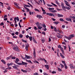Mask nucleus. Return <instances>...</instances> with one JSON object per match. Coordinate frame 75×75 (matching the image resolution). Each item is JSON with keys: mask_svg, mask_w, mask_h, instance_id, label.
<instances>
[{"mask_svg": "<svg viewBox=\"0 0 75 75\" xmlns=\"http://www.w3.org/2000/svg\"><path fill=\"white\" fill-rule=\"evenodd\" d=\"M36 25L38 28L40 30H41L42 28V26H41V25H42V23H39L38 22H37Z\"/></svg>", "mask_w": 75, "mask_h": 75, "instance_id": "nucleus-1", "label": "nucleus"}, {"mask_svg": "<svg viewBox=\"0 0 75 75\" xmlns=\"http://www.w3.org/2000/svg\"><path fill=\"white\" fill-rule=\"evenodd\" d=\"M14 66H12V68H13L14 69H16V70H17L18 71H20L19 69H18V68H17V67H18V65H16V64H13Z\"/></svg>", "mask_w": 75, "mask_h": 75, "instance_id": "nucleus-2", "label": "nucleus"}, {"mask_svg": "<svg viewBox=\"0 0 75 75\" xmlns=\"http://www.w3.org/2000/svg\"><path fill=\"white\" fill-rule=\"evenodd\" d=\"M13 50H14V51H16L18 52L20 51V50H19V49H18V48L17 47H13Z\"/></svg>", "mask_w": 75, "mask_h": 75, "instance_id": "nucleus-3", "label": "nucleus"}, {"mask_svg": "<svg viewBox=\"0 0 75 75\" xmlns=\"http://www.w3.org/2000/svg\"><path fill=\"white\" fill-rule=\"evenodd\" d=\"M64 1L66 6H69L70 7V8H71V7L69 6V4L68 2L67 1L65 0H64Z\"/></svg>", "mask_w": 75, "mask_h": 75, "instance_id": "nucleus-4", "label": "nucleus"}, {"mask_svg": "<svg viewBox=\"0 0 75 75\" xmlns=\"http://www.w3.org/2000/svg\"><path fill=\"white\" fill-rule=\"evenodd\" d=\"M33 54L34 58H35L36 57V53H35V50L34 49Z\"/></svg>", "mask_w": 75, "mask_h": 75, "instance_id": "nucleus-5", "label": "nucleus"}, {"mask_svg": "<svg viewBox=\"0 0 75 75\" xmlns=\"http://www.w3.org/2000/svg\"><path fill=\"white\" fill-rule=\"evenodd\" d=\"M15 5V6H16V8H18V9H20V7H18V5H17V4L16 2H14V3Z\"/></svg>", "mask_w": 75, "mask_h": 75, "instance_id": "nucleus-6", "label": "nucleus"}, {"mask_svg": "<svg viewBox=\"0 0 75 75\" xmlns=\"http://www.w3.org/2000/svg\"><path fill=\"white\" fill-rule=\"evenodd\" d=\"M47 15H48L50 16H54V15L52 13H47L46 14Z\"/></svg>", "mask_w": 75, "mask_h": 75, "instance_id": "nucleus-7", "label": "nucleus"}, {"mask_svg": "<svg viewBox=\"0 0 75 75\" xmlns=\"http://www.w3.org/2000/svg\"><path fill=\"white\" fill-rule=\"evenodd\" d=\"M22 65H25V67H27V64H28V63H27L23 61L22 62Z\"/></svg>", "mask_w": 75, "mask_h": 75, "instance_id": "nucleus-8", "label": "nucleus"}, {"mask_svg": "<svg viewBox=\"0 0 75 75\" xmlns=\"http://www.w3.org/2000/svg\"><path fill=\"white\" fill-rule=\"evenodd\" d=\"M19 59H18V58H16V60L15 61V63H16V64H17V63H18V62L19 61Z\"/></svg>", "mask_w": 75, "mask_h": 75, "instance_id": "nucleus-9", "label": "nucleus"}, {"mask_svg": "<svg viewBox=\"0 0 75 75\" xmlns=\"http://www.w3.org/2000/svg\"><path fill=\"white\" fill-rule=\"evenodd\" d=\"M57 16L59 17H62L64 16L63 15L60 14L59 13L57 14Z\"/></svg>", "mask_w": 75, "mask_h": 75, "instance_id": "nucleus-10", "label": "nucleus"}, {"mask_svg": "<svg viewBox=\"0 0 75 75\" xmlns=\"http://www.w3.org/2000/svg\"><path fill=\"white\" fill-rule=\"evenodd\" d=\"M69 66L70 67V68H71V69H74V67H73V64H69Z\"/></svg>", "mask_w": 75, "mask_h": 75, "instance_id": "nucleus-11", "label": "nucleus"}, {"mask_svg": "<svg viewBox=\"0 0 75 75\" xmlns=\"http://www.w3.org/2000/svg\"><path fill=\"white\" fill-rule=\"evenodd\" d=\"M45 67L46 68H47V69L48 70L49 69V66L48 65H45Z\"/></svg>", "mask_w": 75, "mask_h": 75, "instance_id": "nucleus-12", "label": "nucleus"}, {"mask_svg": "<svg viewBox=\"0 0 75 75\" xmlns=\"http://www.w3.org/2000/svg\"><path fill=\"white\" fill-rule=\"evenodd\" d=\"M66 20H67V21H69L70 22H72V21L71 20V19L70 18H66Z\"/></svg>", "mask_w": 75, "mask_h": 75, "instance_id": "nucleus-13", "label": "nucleus"}, {"mask_svg": "<svg viewBox=\"0 0 75 75\" xmlns=\"http://www.w3.org/2000/svg\"><path fill=\"white\" fill-rule=\"evenodd\" d=\"M13 63H8L7 64V65H8V67H10V65H13Z\"/></svg>", "mask_w": 75, "mask_h": 75, "instance_id": "nucleus-14", "label": "nucleus"}, {"mask_svg": "<svg viewBox=\"0 0 75 75\" xmlns=\"http://www.w3.org/2000/svg\"><path fill=\"white\" fill-rule=\"evenodd\" d=\"M26 62H29V63H30V64H33V62H31V61L30 60H26Z\"/></svg>", "mask_w": 75, "mask_h": 75, "instance_id": "nucleus-15", "label": "nucleus"}, {"mask_svg": "<svg viewBox=\"0 0 75 75\" xmlns=\"http://www.w3.org/2000/svg\"><path fill=\"white\" fill-rule=\"evenodd\" d=\"M60 56H61V57L62 58H65V56H64V55H62V53H60Z\"/></svg>", "mask_w": 75, "mask_h": 75, "instance_id": "nucleus-16", "label": "nucleus"}, {"mask_svg": "<svg viewBox=\"0 0 75 75\" xmlns=\"http://www.w3.org/2000/svg\"><path fill=\"white\" fill-rule=\"evenodd\" d=\"M65 38H66V39H67L68 40H71V37H66Z\"/></svg>", "mask_w": 75, "mask_h": 75, "instance_id": "nucleus-17", "label": "nucleus"}, {"mask_svg": "<svg viewBox=\"0 0 75 75\" xmlns=\"http://www.w3.org/2000/svg\"><path fill=\"white\" fill-rule=\"evenodd\" d=\"M11 57H12V55H11L9 57H7L6 59H7V60H8V59H11Z\"/></svg>", "mask_w": 75, "mask_h": 75, "instance_id": "nucleus-18", "label": "nucleus"}, {"mask_svg": "<svg viewBox=\"0 0 75 75\" xmlns=\"http://www.w3.org/2000/svg\"><path fill=\"white\" fill-rule=\"evenodd\" d=\"M25 57L26 58H27V59H30V56H27V55L25 54Z\"/></svg>", "mask_w": 75, "mask_h": 75, "instance_id": "nucleus-19", "label": "nucleus"}, {"mask_svg": "<svg viewBox=\"0 0 75 75\" xmlns=\"http://www.w3.org/2000/svg\"><path fill=\"white\" fill-rule=\"evenodd\" d=\"M54 24H56L57 25L58 24H59V22L58 21H55L54 22Z\"/></svg>", "mask_w": 75, "mask_h": 75, "instance_id": "nucleus-20", "label": "nucleus"}, {"mask_svg": "<svg viewBox=\"0 0 75 75\" xmlns=\"http://www.w3.org/2000/svg\"><path fill=\"white\" fill-rule=\"evenodd\" d=\"M7 9H8V10H11V7H10V6H8V7H7Z\"/></svg>", "mask_w": 75, "mask_h": 75, "instance_id": "nucleus-21", "label": "nucleus"}, {"mask_svg": "<svg viewBox=\"0 0 75 75\" xmlns=\"http://www.w3.org/2000/svg\"><path fill=\"white\" fill-rule=\"evenodd\" d=\"M1 61L2 62H3L4 63V64H6V62L4 60H3V59L1 60Z\"/></svg>", "mask_w": 75, "mask_h": 75, "instance_id": "nucleus-22", "label": "nucleus"}, {"mask_svg": "<svg viewBox=\"0 0 75 75\" xmlns=\"http://www.w3.org/2000/svg\"><path fill=\"white\" fill-rule=\"evenodd\" d=\"M29 38L30 41H32V38H33V37L30 36L29 37Z\"/></svg>", "mask_w": 75, "mask_h": 75, "instance_id": "nucleus-23", "label": "nucleus"}, {"mask_svg": "<svg viewBox=\"0 0 75 75\" xmlns=\"http://www.w3.org/2000/svg\"><path fill=\"white\" fill-rule=\"evenodd\" d=\"M33 75H40V74H38V73L37 72L33 73Z\"/></svg>", "mask_w": 75, "mask_h": 75, "instance_id": "nucleus-24", "label": "nucleus"}, {"mask_svg": "<svg viewBox=\"0 0 75 75\" xmlns=\"http://www.w3.org/2000/svg\"><path fill=\"white\" fill-rule=\"evenodd\" d=\"M14 20L15 21V23L16 24H17V21H16V17L14 18Z\"/></svg>", "mask_w": 75, "mask_h": 75, "instance_id": "nucleus-25", "label": "nucleus"}, {"mask_svg": "<svg viewBox=\"0 0 75 75\" xmlns=\"http://www.w3.org/2000/svg\"><path fill=\"white\" fill-rule=\"evenodd\" d=\"M61 6L62 8H64V4H63V3H62L61 4Z\"/></svg>", "mask_w": 75, "mask_h": 75, "instance_id": "nucleus-26", "label": "nucleus"}, {"mask_svg": "<svg viewBox=\"0 0 75 75\" xmlns=\"http://www.w3.org/2000/svg\"><path fill=\"white\" fill-rule=\"evenodd\" d=\"M48 9H49L50 10H54V8H47Z\"/></svg>", "mask_w": 75, "mask_h": 75, "instance_id": "nucleus-27", "label": "nucleus"}, {"mask_svg": "<svg viewBox=\"0 0 75 75\" xmlns=\"http://www.w3.org/2000/svg\"><path fill=\"white\" fill-rule=\"evenodd\" d=\"M35 11H38V12H40V10H38V9L35 8L34 9Z\"/></svg>", "mask_w": 75, "mask_h": 75, "instance_id": "nucleus-28", "label": "nucleus"}, {"mask_svg": "<svg viewBox=\"0 0 75 75\" xmlns=\"http://www.w3.org/2000/svg\"><path fill=\"white\" fill-rule=\"evenodd\" d=\"M21 71H22V72H27V71H26V70H23V69H21Z\"/></svg>", "mask_w": 75, "mask_h": 75, "instance_id": "nucleus-29", "label": "nucleus"}, {"mask_svg": "<svg viewBox=\"0 0 75 75\" xmlns=\"http://www.w3.org/2000/svg\"><path fill=\"white\" fill-rule=\"evenodd\" d=\"M52 13H56V12H57V11L54 10H52Z\"/></svg>", "mask_w": 75, "mask_h": 75, "instance_id": "nucleus-30", "label": "nucleus"}, {"mask_svg": "<svg viewBox=\"0 0 75 75\" xmlns=\"http://www.w3.org/2000/svg\"><path fill=\"white\" fill-rule=\"evenodd\" d=\"M59 20L61 21H62V22L64 21V19H62V18H60L59 19Z\"/></svg>", "mask_w": 75, "mask_h": 75, "instance_id": "nucleus-31", "label": "nucleus"}, {"mask_svg": "<svg viewBox=\"0 0 75 75\" xmlns=\"http://www.w3.org/2000/svg\"><path fill=\"white\" fill-rule=\"evenodd\" d=\"M23 35L22 34H20L19 35V37L20 38H23Z\"/></svg>", "mask_w": 75, "mask_h": 75, "instance_id": "nucleus-32", "label": "nucleus"}, {"mask_svg": "<svg viewBox=\"0 0 75 75\" xmlns=\"http://www.w3.org/2000/svg\"><path fill=\"white\" fill-rule=\"evenodd\" d=\"M60 65L61 66V68H64V65H63L62 64H60Z\"/></svg>", "mask_w": 75, "mask_h": 75, "instance_id": "nucleus-33", "label": "nucleus"}, {"mask_svg": "<svg viewBox=\"0 0 75 75\" xmlns=\"http://www.w3.org/2000/svg\"><path fill=\"white\" fill-rule=\"evenodd\" d=\"M41 41H42V43H44V42H45V40H44V39H42V40H41Z\"/></svg>", "mask_w": 75, "mask_h": 75, "instance_id": "nucleus-34", "label": "nucleus"}, {"mask_svg": "<svg viewBox=\"0 0 75 75\" xmlns=\"http://www.w3.org/2000/svg\"><path fill=\"white\" fill-rule=\"evenodd\" d=\"M25 9H26V10H27L28 11H30V9L28 8L25 7Z\"/></svg>", "mask_w": 75, "mask_h": 75, "instance_id": "nucleus-35", "label": "nucleus"}, {"mask_svg": "<svg viewBox=\"0 0 75 75\" xmlns=\"http://www.w3.org/2000/svg\"><path fill=\"white\" fill-rule=\"evenodd\" d=\"M65 8H66V9H67V10H70V8L68 6L66 7Z\"/></svg>", "mask_w": 75, "mask_h": 75, "instance_id": "nucleus-36", "label": "nucleus"}, {"mask_svg": "<svg viewBox=\"0 0 75 75\" xmlns=\"http://www.w3.org/2000/svg\"><path fill=\"white\" fill-rule=\"evenodd\" d=\"M58 71H59V72H60L61 71H62V70H61V69L59 68V67H58Z\"/></svg>", "mask_w": 75, "mask_h": 75, "instance_id": "nucleus-37", "label": "nucleus"}, {"mask_svg": "<svg viewBox=\"0 0 75 75\" xmlns=\"http://www.w3.org/2000/svg\"><path fill=\"white\" fill-rule=\"evenodd\" d=\"M64 66H65V69H67V68H68V67H67V66L66 65V64H64Z\"/></svg>", "mask_w": 75, "mask_h": 75, "instance_id": "nucleus-38", "label": "nucleus"}, {"mask_svg": "<svg viewBox=\"0 0 75 75\" xmlns=\"http://www.w3.org/2000/svg\"><path fill=\"white\" fill-rule=\"evenodd\" d=\"M42 25L44 28H46V26L45 25V24H42Z\"/></svg>", "mask_w": 75, "mask_h": 75, "instance_id": "nucleus-39", "label": "nucleus"}, {"mask_svg": "<svg viewBox=\"0 0 75 75\" xmlns=\"http://www.w3.org/2000/svg\"><path fill=\"white\" fill-rule=\"evenodd\" d=\"M51 4H52V5H54V6H55V7H57V5H56L55 4H53V3H51Z\"/></svg>", "mask_w": 75, "mask_h": 75, "instance_id": "nucleus-40", "label": "nucleus"}, {"mask_svg": "<svg viewBox=\"0 0 75 75\" xmlns=\"http://www.w3.org/2000/svg\"><path fill=\"white\" fill-rule=\"evenodd\" d=\"M70 37L71 38H73V37H74V35H70Z\"/></svg>", "mask_w": 75, "mask_h": 75, "instance_id": "nucleus-41", "label": "nucleus"}, {"mask_svg": "<svg viewBox=\"0 0 75 75\" xmlns=\"http://www.w3.org/2000/svg\"><path fill=\"white\" fill-rule=\"evenodd\" d=\"M70 18H73L74 19H75V16H70Z\"/></svg>", "mask_w": 75, "mask_h": 75, "instance_id": "nucleus-42", "label": "nucleus"}, {"mask_svg": "<svg viewBox=\"0 0 75 75\" xmlns=\"http://www.w3.org/2000/svg\"><path fill=\"white\" fill-rule=\"evenodd\" d=\"M17 64L19 65H22V63H17Z\"/></svg>", "mask_w": 75, "mask_h": 75, "instance_id": "nucleus-43", "label": "nucleus"}, {"mask_svg": "<svg viewBox=\"0 0 75 75\" xmlns=\"http://www.w3.org/2000/svg\"><path fill=\"white\" fill-rule=\"evenodd\" d=\"M54 30L55 31L57 32V28H56L55 27H54Z\"/></svg>", "mask_w": 75, "mask_h": 75, "instance_id": "nucleus-44", "label": "nucleus"}, {"mask_svg": "<svg viewBox=\"0 0 75 75\" xmlns=\"http://www.w3.org/2000/svg\"><path fill=\"white\" fill-rule=\"evenodd\" d=\"M16 20L18 21V22L19 21V18L18 17H17L16 18Z\"/></svg>", "mask_w": 75, "mask_h": 75, "instance_id": "nucleus-45", "label": "nucleus"}, {"mask_svg": "<svg viewBox=\"0 0 75 75\" xmlns=\"http://www.w3.org/2000/svg\"><path fill=\"white\" fill-rule=\"evenodd\" d=\"M34 30H38V28H37V27L35 26H34Z\"/></svg>", "mask_w": 75, "mask_h": 75, "instance_id": "nucleus-46", "label": "nucleus"}, {"mask_svg": "<svg viewBox=\"0 0 75 75\" xmlns=\"http://www.w3.org/2000/svg\"><path fill=\"white\" fill-rule=\"evenodd\" d=\"M16 58L15 57H11V59H15Z\"/></svg>", "mask_w": 75, "mask_h": 75, "instance_id": "nucleus-47", "label": "nucleus"}, {"mask_svg": "<svg viewBox=\"0 0 75 75\" xmlns=\"http://www.w3.org/2000/svg\"><path fill=\"white\" fill-rule=\"evenodd\" d=\"M56 9L58 11H61V10L58 9V8L57 7L56 8Z\"/></svg>", "mask_w": 75, "mask_h": 75, "instance_id": "nucleus-48", "label": "nucleus"}, {"mask_svg": "<svg viewBox=\"0 0 75 75\" xmlns=\"http://www.w3.org/2000/svg\"><path fill=\"white\" fill-rule=\"evenodd\" d=\"M47 6H48L49 7H51L52 6V5H50L49 4H47Z\"/></svg>", "mask_w": 75, "mask_h": 75, "instance_id": "nucleus-49", "label": "nucleus"}, {"mask_svg": "<svg viewBox=\"0 0 75 75\" xmlns=\"http://www.w3.org/2000/svg\"><path fill=\"white\" fill-rule=\"evenodd\" d=\"M0 25H4V23L3 22L1 23L0 24Z\"/></svg>", "mask_w": 75, "mask_h": 75, "instance_id": "nucleus-50", "label": "nucleus"}, {"mask_svg": "<svg viewBox=\"0 0 75 75\" xmlns=\"http://www.w3.org/2000/svg\"><path fill=\"white\" fill-rule=\"evenodd\" d=\"M41 18H42V16H41L39 15L38 18H39V19H40Z\"/></svg>", "mask_w": 75, "mask_h": 75, "instance_id": "nucleus-51", "label": "nucleus"}, {"mask_svg": "<svg viewBox=\"0 0 75 75\" xmlns=\"http://www.w3.org/2000/svg\"><path fill=\"white\" fill-rule=\"evenodd\" d=\"M62 27L63 28H65V25H62Z\"/></svg>", "mask_w": 75, "mask_h": 75, "instance_id": "nucleus-52", "label": "nucleus"}, {"mask_svg": "<svg viewBox=\"0 0 75 75\" xmlns=\"http://www.w3.org/2000/svg\"><path fill=\"white\" fill-rule=\"evenodd\" d=\"M41 8L42 10V11H45V10L44 9H43V8H42V7H41Z\"/></svg>", "mask_w": 75, "mask_h": 75, "instance_id": "nucleus-53", "label": "nucleus"}, {"mask_svg": "<svg viewBox=\"0 0 75 75\" xmlns=\"http://www.w3.org/2000/svg\"><path fill=\"white\" fill-rule=\"evenodd\" d=\"M43 60H44V61L45 62V63H46V62H47V60H45V59H44V58L43 59Z\"/></svg>", "mask_w": 75, "mask_h": 75, "instance_id": "nucleus-54", "label": "nucleus"}, {"mask_svg": "<svg viewBox=\"0 0 75 75\" xmlns=\"http://www.w3.org/2000/svg\"><path fill=\"white\" fill-rule=\"evenodd\" d=\"M34 62L35 64H36V63H37V64H38V62L37 61H35Z\"/></svg>", "mask_w": 75, "mask_h": 75, "instance_id": "nucleus-55", "label": "nucleus"}, {"mask_svg": "<svg viewBox=\"0 0 75 75\" xmlns=\"http://www.w3.org/2000/svg\"><path fill=\"white\" fill-rule=\"evenodd\" d=\"M22 41H23V42H25V43H27V41H26V40H22Z\"/></svg>", "mask_w": 75, "mask_h": 75, "instance_id": "nucleus-56", "label": "nucleus"}, {"mask_svg": "<svg viewBox=\"0 0 75 75\" xmlns=\"http://www.w3.org/2000/svg\"><path fill=\"white\" fill-rule=\"evenodd\" d=\"M60 49H61V50L62 51H64V49H63L62 47H61L60 48Z\"/></svg>", "mask_w": 75, "mask_h": 75, "instance_id": "nucleus-57", "label": "nucleus"}, {"mask_svg": "<svg viewBox=\"0 0 75 75\" xmlns=\"http://www.w3.org/2000/svg\"><path fill=\"white\" fill-rule=\"evenodd\" d=\"M58 47L59 48H61V45H59L58 46Z\"/></svg>", "mask_w": 75, "mask_h": 75, "instance_id": "nucleus-58", "label": "nucleus"}, {"mask_svg": "<svg viewBox=\"0 0 75 75\" xmlns=\"http://www.w3.org/2000/svg\"><path fill=\"white\" fill-rule=\"evenodd\" d=\"M32 33H33V32H30L29 33V34L30 35H32Z\"/></svg>", "mask_w": 75, "mask_h": 75, "instance_id": "nucleus-59", "label": "nucleus"}, {"mask_svg": "<svg viewBox=\"0 0 75 75\" xmlns=\"http://www.w3.org/2000/svg\"><path fill=\"white\" fill-rule=\"evenodd\" d=\"M22 34H24L25 33V31L24 30H22Z\"/></svg>", "mask_w": 75, "mask_h": 75, "instance_id": "nucleus-60", "label": "nucleus"}, {"mask_svg": "<svg viewBox=\"0 0 75 75\" xmlns=\"http://www.w3.org/2000/svg\"><path fill=\"white\" fill-rule=\"evenodd\" d=\"M16 35H18V32H16L15 33Z\"/></svg>", "mask_w": 75, "mask_h": 75, "instance_id": "nucleus-61", "label": "nucleus"}, {"mask_svg": "<svg viewBox=\"0 0 75 75\" xmlns=\"http://www.w3.org/2000/svg\"><path fill=\"white\" fill-rule=\"evenodd\" d=\"M52 74H56V71H52Z\"/></svg>", "mask_w": 75, "mask_h": 75, "instance_id": "nucleus-62", "label": "nucleus"}, {"mask_svg": "<svg viewBox=\"0 0 75 75\" xmlns=\"http://www.w3.org/2000/svg\"><path fill=\"white\" fill-rule=\"evenodd\" d=\"M55 3H56V4H58V1L56 0L55 1Z\"/></svg>", "mask_w": 75, "mask_h": 75, "instance_id": "nucleus-63", "label": "nucleus"}, {"mask_svg": "<svg viewBox=\"0 0 75 75\" xmlns=\"http://www.w3.org/2000/svg\"><path fill=\"white\" fill-rule=\"evenodd\" d=\"M43 74L44 75H48V74H47L46 73H44Z\"/></svg>", "mask_w": 75, "mask_h": 75, "instance_id": "nucleus-64", "label": "nucleus"}]
</instances>
